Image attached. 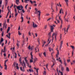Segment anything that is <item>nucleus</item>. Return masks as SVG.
Masks as SVG:
<instances>
[{
	"instance_id": "f257e3e1",
	"label": "nucleus",
	"mask_w": 75,
	"mask_h": 75,
	"mask_svg": "<svg viewBox=\"0 0 75 75\" xmlns=\"http://www.w3.org/2000/svg\"><path fill=\"white\" fill-rule=\"evenodd\" d=\"M33 27H34V28H37V25L36 24H35L33 22Z\"/></svg>"
},
{
	"instance_id": "f03ea898",
	"label": "nucleus",
	"mask_w": 75,
	"mask_h": 75,
	"mask_svg": "<svg viewBox=\"0 0 75 75\" xmlns=\"http://www.w3.org/2000/svg\"><path fill=\"white\" fill-rule=\"evenodd\" d=\"M57 34L55 33H53L52 35V37H53V36H54V35H55V40L56 41H57Z\"/></svg>"
},
{
	"instance_id": "7ed1b4c3",
	"label": "nucleus",
	"mask_w": 75,
	"mask_h": 75,
	"mask_svg": "<svg viewBox=\"0 0 75 75\" xmlns=\"http://www.w3.org/2000/svg\"><path fill=\"white\" fill-rule=\"evenodd\" d=\"M38 13H39V17H38V18L39 19V20H40V14H41V12L40 11V10H39L38 11Z\"/></svg>"
},
{
	"instance_id": "20e7f679",
	"label": "nucleus",
	"mask_w": 75,
	"mask_h": 75,
	"mask_svg": "<svg viewBox=\"0 0 75 75\" xmlns=\"http://www.w3.org/2000/svg\"><path fill=\"white\" fill-rule=\"evenodd\" d=\"M53 29H51V31L49 33V34H48V35L49 36H50V37H51V32H53Z\"/></svg>"
},
{
	"instance_id": "39448f33",
	"label": "nucleus",
	"mask_w": 75,
	"mask_h": 75,
	"mask_svg": "<svg viewBox=\"0 0 75 75\" xmlns=\"http://www.w3.org/2000/svg\"><path fill=\"white\" fill-rule=\"evenodd\" d=\"M16 45L18 48V46H20V41H18V40H17V43H16Z\"/></svg>"
},
{
	"instance_id": "423d86ee",
	"label": "nucleus",
	"mask_w": 75,
	"mask_h": 75,
	"mask_svg": "<svg viewBox=\"0 0 75 75\" xmlns=\"http://www.w3.org/2000/svg\"><path fill=\"white\" fill-rule=\"evenodd\" d=\"M22 65L23 67V68L24 71V68L26 67V66L25 65V64H22Z\"/></svg>"
},
{
	"instance_id": "0eeeda50",
	"label": "nucleus",
	"mask_w": 75,
	"mask_h": 75,
	"mask_svg": "<svg viewBox=\"0 0 75 75\" xmlns=\"http://www.w3.org/2000/svg\"><path fill=\"white\" fill-rule=\"evenodd\" d=\"M57 54H56V58H58V55H59V50H57Z\"/></svg>"
},
{
	"instance_id": "6e6552de",
	"label": "nucleus",
	"mask_w": 75,
	"mask_h": 75,
	"mask_svg": "<svg viewBox=\"0 0 75 75\" xmlns=\"http://www.w3.org/2000/svg\"><path fill=\"white\" fill-rule=\"evenodd\" d=\"M65 1L66 3L67 6H68V0H65Z\"/></svg>"
},
{
	"instance_id": "1a4fd4ad",
	"label": "nucleus",
	"mask_w": 75,
	"mask_h": 75,
	"mask_svg": "<svg viewBox=\"0 0 75 75\" xmlns=\"http://www.w3.org/2000/svg\"><path fill=\"white\" fill-rule=\"evenodd\" d=\"M10 27H8V29L7 30V33H8L9 31H10Z\"/></svg>"
},
{
	"instance_id": "9d476101",
	"label": "nucleus",
	"mask_w": 75,
	"mask_h": 75,
	"mask_svg": "<svg viewBox=\"0 0 75 75\" xmlns=\"http://www.w3.org/2000/svg\"><path fill=\"white\" fill-rule=\"evenodd\" d=\"M4 41V40L3 39V38H1V39L0 42V44H1V42H3Z\"/></svg>"
},
{
	"instance_id": "9b49d317",
	"label": "nucleus",
	"mask_w": 75,
	"mask_h": 75,
	"mask_svg": "<svg viewBox=\"0 0 75 75\" xmlns=\"http://www.w3.org/2000/svg\"><path fill=\"white\" fill-rule=\"evenodd\" d=\"M16 2L17 4L18 5V3H19V1H18V0H16Z\"/></svg>"
},
{
	"instance_id": "f8f14e48",
	"label": "nucleus",
	"mask_w": 75,
	"mask_h": 75,
	"mask_svg": "<svg viewBox=\"0 0 75 75\" xmlns=\"http://www.w3.org/2000/svg\"><path fill=\"white\" fill-rule=\"evenodd\" d=\"M30 55H31V59H33V54H32V52H31L30 53Z\"/></svg>"
},
{
	"instance_id": "ddd939ff",
	"label": "nucleus",
	"mask_w": 75,
	"mask_h": 75,
	"mask_svg": "<svg viewBox=\"0 0 75 75\" xmlns=\"http://www.w3.org/2000/svg\"><path fill=\"white\" fill-rule=\"evenodd\" d=\"M37 61V58H35V59H34V62H33V64H34L35 62L36 61Z\"/></svg>"
},
{
	"instance_id": "4468645a",
	"label": "nucleus",
	"mask_w": 75,
	"mask_h": 75,
	"mask_svg": "<svg viewBox=\"0 0 75 75\" xmlns=\"http://www.w3.org/2000/svg\"><path fill=\"white\" fill-rule=\"evenodd\" d=\"M64 64L65 65V67L67 66V63H66V61L65 59L64 60Z\"/></svg>"
},
{
	"instance_id": "2eb2a0df",
	"label": "nucleus",
	"mask_w": 75,
	"mask_h": 75,
	"mask_svg": "<svg viewBox=\"0 0 75 75\" xmlns=\"http://www.w3.org/2000/svg\"><path fill=\"white\" fill-rule=\"evenodd\" d=\"M66 71L67 72H69V68H68V67H66Z\"/></svg>"
},
{
	"instance_id": "dca6fc26",
	"label": "nucleus",
	"mask_w": 75,
	"mask_h": 75,
	"mask_svg": "<svg viewBox=\"0 0 75 75\" xmlns=\"http://www.w3.org/2000/svg\"><path fill=\"white\" fill-rule=\"evenodd\" d=\"M49 51H50V52H51V50L52 51H53V50L52 49L51 47H49Z\"/></svg>"
},
{
	"instance_id": "f3484780",
	"label": "nucleus",
	"mask_w": 75,
	"mask_h": 75,
	"mask_svg": "<svg viewBox=\"0 0 75 75\" xmlns=\"http://www.w3.org/2000/svg\"><path fill=\"white\" fill-rule=\"evenodd\" d=\"M69 27H70V25H68V27H67V33L68 31V29H69Z\"/></svg>"
},
{
	"instance_id": "a211bd4d",
	"label": "nucleus",
	"mask_w": 75,
	"mask_h": 75,
	"mask_svg": "<svg viewBox=\"0 0 75 75\" xmlns=\"http://www.w3.org/2000/svg\"><path fill=\"white\" fill-rule=\"evenodd\" d=\"M5 6H7V3H8V1H7V0H6V2H5Z\"/></svg>"
},
{
	"instance_id": "6ab92c4d",
	"label": "nucleus",
	"mask_w": 75,
	"mask_h": 75,
	"mask_svg": "<svg viewBox=\"0 0 75 75\" xmlns=\"http://www.w3.org/2000/svg\"><path fill=\"white\" fill-rule=\"evenodd\" d=\"M3 28H5V29H6L7 28V24H6V25H3Z\"/></svg>"
},
{
	"instance_id": "aec40b11",
	"label": "nucleus",
	"mask_w": 75,
	"mask_h": 75,
	"mask_svg": "<svg viewBox=\"0 0 75 75\" xmlns=\"http://www.w3.org/2000/svg\"><path fill=\"white\" fill-rule=\"evenodd\" d=\"M27 58V57H25V62H28V60H27L26 59Z\"/></svg>"
},
{
	"instance_id": "412c9836",
	"label": "nucleus",
	"mask_w": 75,
	"mask_h": 75,
	"mask_svg": "<svg viewBox=\"0 0 75 75\" xmlns=\"http://www.w3.org/2000/svg\"><path fill=\"white\" fill-rule=\"evenodd\" d=\"M16 8L18 9V10H19L20 8V6H17Z\"/></svg>"
},
{
	"instance_id": "4be33fe9",
	"label": "nucleus",
	"mask_w": 75,
	"mask_h": 75,
	"mask_svg": "<svg viewBox=\"0 0 75 75\" xmlns=\"http://www.w3.org/2000/svg\"><path fill=\"white\" fill-rule=\"evenodd\" d=\"M37 40H38V42L39 44H40V38H38Z\"/></svg>"
},
{
	"instance_id": "5701e85b",
	"label": "nucleus",
	"mask_w": 75,
	"mask_h": 75,
	"mask_svg": "<svg viewBox=\"0 0 75 75\" xmlns=\"http://www.w3.org/2000/svg\"><path fill=\"white\" fill-rule=\"evenodd\" d=\"M53 64L51 66L52 68H53V67H54V65H55V64H54V61H53Z\"/></svg>"
},
{
	"instance_id": "b1692460",
	"label": "nucleus",
	"mask_w": 75,
	"mask_h": 75,
	"mask_svg": "<svg viewBox=\"0 0 75 75\" xmlns=\"http://www.w3.org/2000/svg\"><path fill=\"white\" fill-rule=\"evenodd\" d=\"M53 64L51 66L52 68H53V67H54V65H55V64H54V61H53Z\"/></svg>"
},
{
	"instance_id": "393cba45",
	"label": "nucleus",
	"mask_w": 75,
	"mask_h": 75,
	"mask_svg": "<svg viewBox=\"0 0 75 75\" xmlns=\"http://www.w3.org/2000/svg\"><path fill=\"white\" fill-rule=\"evenodd\" d=\"M21 19H22V21H21V23H22V22H23V21L24 20V18H23V17H21Z\"/></svg>"
},
{
	"instance_id": "a878e982",
	"label": "nucleus",
	"mask_w": 75,
	"mask_h": 75,
	"mask_svg": "<svg viewBox=\"0 0 75 75\" xmlns=\"http://www.w3.org/2000/svg\"><path fill=\"white\" fill-rule=\"evenodd\" d=\"M38 69H36V72L37 73V74H36L37 75H38Z\"/></svg>"
},
{
	"instance_id": "bb28decb",
	"label": "nucleus",
	"mask_w": 75,
	"mask_h": 75,
	"mask_svg": "<svg viewBox=\"0 0 75 75\" xmlns=\"http://www.w3.org/2000/svg\"><path fill=\"white\" fill-rule=\"evenodd\" d=\"M4 66H5V69L6 70H7V65H6V64H5Z\"/></svg>"
},
{
	"instance_id": "cd10ccee",
	"label": "nucleus",
	"mask_w": 75,
	"mask_h": 75,
	"mask_svg": "<svg viewBox=\"0 0 75 75\" xmlns=\"http://www.w3.org/2000/svg\"><path fill=\"white\" fill-rule=\"evenodd\" d=\"M51 41H50L48 43V44H47L46 45H45V47H48V44H49L50 43V42Z\"/></svg>"
},
{
	"instance_id": "c85d7f7f",
	"label": "nucleus",
	"mask_w": 75,
	"mask_h": 75,
	"mask_svg": "<svg viewBox=\"0 0 75 75\" xmlns=\"http://www.w3.org/2000/svg\"><path fill=\"white\" fill-rule=\"evenodd\" d=\"M51 27V30H54V27H53V26H50Z\"/></svg>"
},
{
	"instance_id": "c756f323",
	"label": "nucleus",
	"mask_w": 75,
	"mask_h": 75,
	"mask_svg": "<svg viewBox=\"0 0 75 75\" xmlns=\"http://www.w3.org/2000/svg\"><path fill=\"white\" fill-rule=\"evenodd\" d=\"M3 25H6V21H5V23H4Z\"/></svg>"
},
{
	"instance_id": "7c9ffc66",
	"label": "nucleus",
	"mask_w": 75,
	"mask_h": 75,
	"mask_svg": "<svg viewBox=\"0 0 75 75\" xmlns=\"http://www.w3.org/2000/svg\"><path fill=\"white\" fill-rule=\"evenodd\" d=\"M17 15H18V13L17 12L15 13V17H17Z\"/></svg>"
},
{
	"instance_id": "2f4dec72",
	"label": "nucleus",
	"mask_w": 75,
	"mask_h": 75,
	"mask_svg": "<svg viewBox=\"0 0 75 75\" xmlns=\"http://www.w3.org/2000/svg\"><path fill=\"white\" fill-rule=\"evenodd\" d=\"M64 70V67H62V71H63Z\"/></svg>"
},
{
	"instance_id": "473e14b6",
	"label": "nucleus",
	"mask_w": 75,
	"mask_h": 75,
	"mask_svg": "<svg viewBox=\"0 0 75 75\" xmlns=\"http://www.w3.org/2000/svg\"><path fill=\"white\" fill-rule=\"evenodd\" d=\"M18 34L19 35H21V33L19 31L18 32Z\"/></svg>"
},
{
	"instance_id": "72a5a7b5",
	"label": "nucleus",
	"mask_w": 75,
	"mask_h": 75,
	"mask_svg": "<svg viewBox=\"0 0 75 75\" xmlns=\"http://www.w3.org/2000/svg\"><path fill=\"white\" fill-rule=\"evenodd\" d=\"M63 44V41H61V44H60V45H62Z\"/></svg>"
},
{
	"instance_id": "f704fd0d",
	"label": "nucleus",
	"mask_w": 75,
	"mask_h": 75,
	"mask_svg": "<svg viewBox=\"0 0 75 75\" xmlns=\"http://www.w3.org/2000/svg\"><path fill=\"white\" fill-rule=\"evenodd\" d=\"M43 74L44 75H46V71H44Z\"/></svg>"
},
{
	"instance_id": "c9c22d12",
	"label": "nucleus",
	"mask_w": 75,
	"mask_h": 75,
	"mask_svg": "<svg viewBox=\"0 0 75 75\" xmlns=\"http://www.w3.org/2000/svg\"><path fill=\"white\" fill-rule=\"evenodd\" d=\"M33 59H30V62H33Z\"/></svg>"
},
{
	"instance_id": "e433bc0d",
	"label": "nucleus",
	"mask_w": 75,
	"mask_h": 75,
	"mask_svg": "<svg viewBox=\"0 0 75 75\" xmlns=\"http://www.w3.org/2000/svg\"><path fill=\"white\" fill-rule=\"evenodd\" d=\"M42 55V53L41 54L40 53L39 54V55L40 57H41V55Z\"/></svg>"
},
{
	"instance_id": "4c0bfd02",
	"label": "nucleus",
	"mask_w": 75,
	"mask_h": 75,
	"mask_svg": "<svg viewBox=\"0 0 75 75\" xmlns=\"http://www.w3.org/2000/svg\"><path fill=\"white\" fill-rule=\"evenodd\" d=\"M7 61H8V59H7L6 60H5V63H4V64H6V62H7Z\"/></svg>"
},
{
	"instance_id": "58836bf2",
	"label": "nucleus",
	"mask_w": 75,
	"mask_h": 75,
	"mask_svg": "<svg viewBox=\"0 0 75 75\" xmlns=\"http://www.w3.org/2000/svg\"><path fill=\"white\" fill-rule=\"evenodd\" d=\"M26 64H27L28 65V67H29V64H28V62H25Z\"/></svg>"
},
{
	"instance_id": "ea45409f",
	"label": "nucleus",
	"mask_w": 75,
	"mask_h": 75,
	"mask_svg": "<svg viewBox=\"0 0 75 75\" xmlns=\"http://www.w3.org/2000/svg\"><path fill=\"white\" fill-rule=\"evenodd\" d=\"M20 69H21V70L22 71H24V70L23 71V70L22 69V67H21L20 68Z\"/></svg>"
},
{
	"instance_id": "a19ab883",
	"label": "nucleus",
	"mask_w": 75,
	"mask_h": 75,
	"mask_svg": "<svg viewBox=\"0 0 75 75\" xmlns=\"http://www.w3.org/2000/svg\"><path fill=\"white\" fill-rule=\"evenodd\" d=\"M61 48H62V45H60V48H59V49L60 50H61Z\"/></svg>"
},
{
	"instance_id": "79ce46f5",
	"label": "nucleus",
	"mask_w": 75,
	"mask_h": 75,
	"mask_svg": "<svg viewBox=\"0 0 75 75\" xmlns=\"http://www.w3.org/2000/svg\"><path fill=\"white\" fill-rule=\"evenodd\" d=\"M4 35V32L3 31L2 34H1V36L2 37H3V35Z\"/></svg>"
},
{
	"instance_id": "37998d69",
	"label": "nucleus",
	"mask_w": 75,
	"mask_h": 75,
	"mask_svg": "<svg viewBox=\"0 0 75 75\" xmlns=\"http://www.w3.org/2000/svg\"><path fill=\"white\" fill-rule=\"evenodd\" d=\"M19 61H21V57H20L19 59Z\"/></svg>"
},
{
	"instance_id": "c03bdc74",
	"label": "nucleus",
	"mask_w": 75,
	"mask_h": 75,
	"mask_svg": "<svg viewBox=\"0 0 75 75\" xmlns=\"http://www.w3.org/2000/svg\"><path fill=\"white\" fill-rule=\"evenodd\" d=\"M71 47L73 49H74V46H71Z\"/></svg>"
},
{
	"instance_id": "a18cd8bd",
	"label": "nucleus",
	"mask_w": 75,
	"mask_h": 75,
	"mask_svg": "<svg viewBox=\"0 0 75 75\" xmlns=\"http://www.w3.org/2000/svg\"><path fill=\"white\" fill-rule=\"evenodd\" d=\"M16 63L14 62L13 65L14 67H16Z\"/></svg>"
},
{
	"instance_id": "49530a36",
	"label": "nucleus",
	"mask_w": 75,
	"mask_h": 75,
	"mask_svg": "<svg viewBox=\"0 0 75 75\" xmlns=\"http://www.w3.org/2000/svg\"><path fill=\"white\" fill-rule=\"evenodd\" d=\"M61 11H62V8L59 11V13H60V14H61Z\"/></svg>"
},
{
	"instance_id": "de8ad7c7",
	"label": "nucleus",
	"mask_w": 75,
	"mask_h": 75,
	"mask_svg": "<svg viewBox=\"0 0 75 75\" xmlns=\"http://www.w3.org/2000/svg\"><path fill=\"white\" fill-rule=\"evenodd\" d=\"M6 37H8L9 39H10V36H8L7 35H6Z\"/></svg>"
},
{
	"instance_id": "09e8293b",
	"label": "nucleus",
	"mask_w": 75,
	"mask_h": 75,
	"mask_svg": "<svg viewBox=\"0 0 75 75\" xmlns=\"http://www.w3.org/2000/svg\"><path fill=\"white\" fill-rule=\"evenodd\" d=\"M28 34L29 35H30V36H31V33L30 32H28Z\"/></svg>"
},
{
	"instance_id": "8fccbe9b",
	"label": "nucleus",
	"mask_w": 75,
	"mask_h": 75,
	"mask_svg": "<svg viewBox=\"0 0 75 75\" xmlns=\"http://www.w3.org/2000/svg\"><path fill=\"white\" fill-rule=\"evenodd\" d=\"M41 3H40V4H39L38 6L39 7H40L41 6Z\"/></svg>"
},
{
	"instance_id": "3c124183",
	"label": "nucleus",
	"mask_w": 75,
	"mask_h": 75,
	"mask_svg": "<svg viewBox=\"0 0 75 75\" xmlns=\"http://www.w3.org/2000/svg\"><path fill=\"white\" fill-rule=\"evenodd\" d=\"M28 48L29 49V50H30V49H31V47H30V45H29L28 47Z\"/></svg>"
},
{
	"instance_id": "603ef678",
	"label": "nucleus",
	"mask_w": 75,
	"mask_h": 75,
	"mask_svg": "<svg viewBox=\"0 0 75 75\" xmlns=\"http://www.w3.org/2000/svg\"><path fill=\"white\" fill-rule=\"evenodd\" d=\"M20 7H21V9H23V7L22 6V5H21Z\"/></svg>"
},
{
	"instance_id": "864d4df0",
	"label": "nucleus",
	"mask_w": 75,
	"mask_h": 75,
	"mask_svg": "<svg viewBox=\"0 0 75 75\" xmlns=\"http://www.w3.org/2000/svg\"><path fill=\"white\" fill-rule=\"evenodd\" d=\"M53 4H54V3H53V2H51V6H52L53 5Z\"/></svg>"
},
{
	"instance_id": "5fc2aeb1",
	"label": "nucleus",
	"mask_w": 75,
	"mask_h": 75,
	"mask_svg": "<svg viewBox=\"0 0 75 75\" xmlns=\"http://www.w3.org/2000/svg\"><path fill=\"white\" fill-rule=\"evenodd\" d=\"M25 0V3H28L27 1H28V0Z\"/></svg>"
},
{
	"instance_id": "6e6d98bb",
	"label": "nucleus",
	"mask_w": 75,
	"mask_h": 75,
	"mask_svg": "<svg viewBox=\"0 0 75 75\" xmlns=\"http://www.w3.org/2000/svg\"><path fill=\"white\" fill-rule=\"evenodd\" d=\"M64 20H65L66 21H67V22H68V20H67V18H64Z\"/></svg>"
},
{
	"instance_id": "4d7b16f0",
	"label": "nucleus",
	"mask_w": 75,
	"mask_h": 75,
	"mask_svg": "<svg viewBox=\"0 0 75 75\" xmlns=\"http://www.w3.org/2000/svg\"><path fill=\"white\" fill-rule=\"evenodd\" d=\"M6 47V46H5L4 47V50L5 51H6V48H5V47Z\"/></svg>"
},
{
	"instance_id": "13d9d810",
	"label": "nucleus",
	"mask_w": 75,
	"mask_h": 75,
	"mask_svg": "<svg viewBox=\"0 0 75 75\" xmlns=\"http://www.w3.org/2000/svg\"><path fill=\"white\" fill-rule=\"evenodd\" d=\"M43 55L45 57L46 56V54L45 53V52L43 53Z\"/></svg>"
},
{
	"instance_id": "bf43d9fd",
	"label": "nucleus",
	"mask_w": 75,
	"mask_h": 75,
	"mask_svg": "<svg viewBox=\"0 0 75 75\" xmlns=\"http://www.w3.org/2000/svg\"><path fill=\"white\" fill-rule=\"evenodd\" d=\"M51 37V36H49V39L48 40V42L49 41H50V38Z\"/></svg>"
},
{
	"instance_id": "052dcab7",
	"label": "nucleus",
	"mask_w": 75,
	"mask_h": 75,
	"mask_svg": "<svg viewBox=\"0 0 75 75\" xmlns=\"http://www.w3.org/2000/svg\"><path fill=\"white\" fill-rule=\"evenodd\" d=\"M22 11H23V13H24V12H25V11L24 10V9H22Z\"/></svg>"
},
{
	"instance_id": "680f3d73",
	"label": "nucleus",
	"mask_w": 75,
	"mask_h": 75,
	"mask_svg": "<svg viewBox=\"0 0 75 75\" xmlns=\"http://www.w3.org/2000/svg\"><path fill=\"white\" fill-rule=\"evenodd\" d=\"M2 3V1H1V0L0 1V4H1Z\"/></svg>"
},
{
	"instance_id": "e2e57ef3",
	"label": "nucleus",
	"mask_w": 75,
	"mask_h": 75,
	"mask_svg": "<svg viewBox=\"0 0 75 75\" xmlns=\"http://www.w3.org/2000/svg\"><path fill=\"white\" fill-rule=\"evenodd\" d=\"M30 3H31V4H33V2L32 1H31V0L30 1Z\"/></svg>"
},
{
	"instance_id": "0e129e2a",
	"label": "nucleus",
	"mask_w": 75,
	"mask_h": 75,
	"mask_svg": "<svg viewBox=\"0 0 75 75\" xmlns=\"http://www.w3.org/2000/svg\"><path fill=\"white\" fill-rule=\"evenodd\" d=\"M16 69H19V67H16Z\"/></svg>"
},
{
	"instance_id": "69168bd1",
	"label": "nucleus",
	"mask_w": 75,
	"mask_h": 75,
	"mask_svg": "<svg viewBox=\"0 0 75 75\" xmlns=\"http://www.w3.org/2000/svg\"><path fill=\"white\" fill-rule=\"evenodd\" d=\"M28 4H27L25 6V8H26V9H27V6H28Z\"/></svg>"
},
{
	"instance_id": "338daca9",
	"label": "nucleus",
	"mask_w": 75,
	"mask_h": 75,
	"mask_svg": "<svg viewBox=\"0 0 75 75\" xmlns=\"http://www.w3.org/2000/svg\"><path fill=\"white\" fill-rule=\"evenodd\" d=\"M74 11L75 12V5H74Z\"/></svg>"
},
{
	"instance_id": "774afa93",
	"label": "nucleus",
	"mask_w": 75,
	"mask_h": 75,
	"mask_svg": "<svg viewBox=\"0 0 75 75\" xmlns=\"http://www.w3.org/2000/svg\"><path fill=\"white\" fill-rule=\"evenodd\" d=\"M73 62H74V63H75V60H73Z\"/></svg>"
}]
</instances>
